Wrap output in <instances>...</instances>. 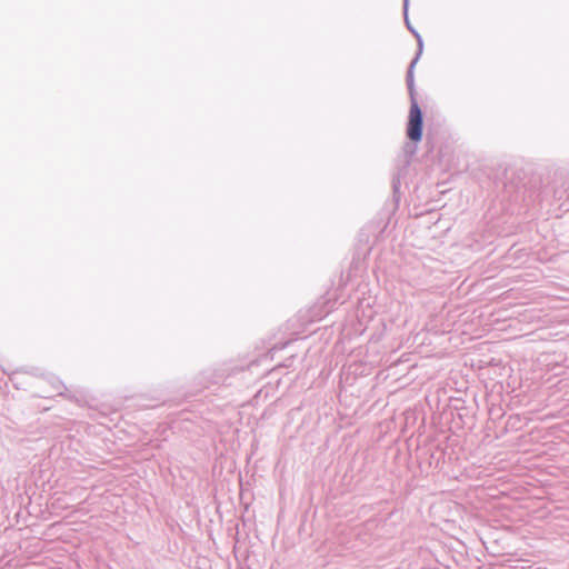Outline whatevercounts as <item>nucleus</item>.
I'll list each match as a JSON object with an SVG mask.
<instances>
[{
	"mask_svg": "<svg viewBox=\"0 0 569 569\" xmlns=\"http://www.w3.org/2000/svg\"><path fill=\"white\" fill-rule=\"evenodd\" d=\"M407 124V136L411 141H420L422 137V111L417 101L412 98Z\"/></svg>",
	"mask_w": 569,
	"mask_h": 569,
	"instance_id": "obj_1",
	"label": "nucleus"
},
{
	"mask_svg": "<svg viewBox=\"0 0 569 569\" xmlns=\"http://www.w3.org/2000/svg\"><path fill=\"white\" fill-rule=\"evenodd\" d=\"M412 34L416 37L417 42H418V53H417L416 57L419 58L421 56L422 49H423L422 38H421V36L416 30H412Z\"/></svg>",
	"mask_w": 569,
	"mask_h": 569,
	"instance_id": "obj_3",
	"label": "nucleus"
},
{
	"mask_svg": "<svg viewBox=\"0 0 569 569\" xmlns=\"http://www.w3.org/2000/svg\"><path fill=\"white\" fill-rule=\"evenodd\" d=\"M418 61V57H416L410 66H409V70H408V73H407V82H408V87H409V90L410 92L412 93V87H413V68H415V64L417 63Z\"/></svg>",
	"mask_w": 569,
	"mask_h": 569,
	"instance_id": "obj_2",
	"label": "nucleus"
},
{
	"mask_svg": "<svg viewBox=\"0 0 569 569\" xmlns=\"http://www.w3.org/2000/svg\"><path fill=\"white\" fill-rule=\"evenodd\" d=\"M403 11H405L406 26L412 32V30H415V29L412 28V24H410L409 19H408V13H407L408 12V6L406 7V0H403Z\"/></svg>",
	"mask_w": 569,
	"mask_h": 569,
	"instance_id": "obj_4",
	"label": "nucleus"
}]
</instances>
